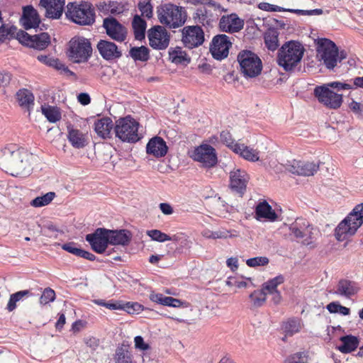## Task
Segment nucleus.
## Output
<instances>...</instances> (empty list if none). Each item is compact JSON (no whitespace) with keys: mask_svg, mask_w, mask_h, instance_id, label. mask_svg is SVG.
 <instances>
[{"mask_svg":"<svg viewBox=\"0 0 363 363\" xmlns=\"http://www.w3.org/2000/svg\"><path fill=\"white\" fill-rule=\"evenodd\" d=\"M33 155L14 146L0 149V168L13 177H26L32 170Z\"/></svg>","mask_w":363,"mask_h":363,"instance_id":"obj_1","label":"nucleus"},{"mask_svg":"<svg viewBox=\"0 0 363 363\" xmlns=\"http://www.w3.org/2000/svg\"><path fill=\"white\" fill-rule=\"evenodd\" d=\"M305 52L303 45L295 40L286 42L277 52V63L286 72L293 71L297 67Z\"/></svg>","mask_w":363,"mask_h":363,"instance_id":"obj_2","label":"nucleus"},{"mask_svg":"<svg viewBox=\"0 0 363 363\" xmlns=\"http://www.w3.org/2000/svg\"><path fill=\"white\" fill-rule=\"evenodd\" d=\"M67 18L80 26H91L95 22L96 14L93 5L88 1L69 2L65 12Z\"/></svg>","mask_w":363,"mask_h":363,"instance_id":"obj_3","label":"nucleus"},{"mask_svg":"<svg viewBox=\"0 0 363 363\" xmlns=\"http://www.w3.org/2000/svg\"><path fill=\"white\" fill-rule=\"evenodd\" d=\"M226 11L227 9L221 8L220 4L213 1L206 6L197 7L192 14V18L196 25L201 24L205 27L212 28L217 23L221 13Z\"/></svg>","mask_w":363,"mask_h":363,"instance_id":"obj_4","label":"nucleus"},{"mask_svg":"<svg viewBox=\"0 0 363 363\" xmlns=\"http://www.w3.org/2000/svg\"><path fill=\"white\" fill-rule=\"evenodd\" d=\"M157 17L160 22L169 28H177L186 21L185 12L182 8L172 4H165L157 7Z\"/></svg>","mask_w":363,"mask_h":363,"instance_id":"obj_5","label":"nucleus"},{"mask_svg":"<svg viewBox=\"0 0 363 363\" xmlns=\"http://www.w3.org/2000/svg\"><path fill=\"white\" fill-rule=\"evenodd\" d=\"M91 44L88 39L82 36H75L69 40L67 57L72 62H86L91 57Z\"/></svg>","mask_w":363,"mask_h":363,"instance_id":"obj_6","label":"nucleus"},{"mask_svg":"<svg viewBox=\"0 0 363 363\" xmlns=\"http://www.w3.org/2000/svg\"><path fill=\"white\" fill-rule=\"evenodd\" d=\"M139 123L131 116L121 118L116 121L114 132L116 137L123 142L133 143L140 140L138 136Z\"/></svg>","mask_w":363,"mask_h":363,"instance_id":"obj_7","label":"nucleus"},{"mask_svg":"<svg viewBox=\"0 0 363 363\" xmlns=\"http://www.w3.org/2000/svg\"><path fill=\"white\" fill-rule=\"evenodd\" d=\"M317 52L323 61L324 65L330 69H333L337 65V61L340 62L341 60L345 57L342 52L339 57L338 48L336 45L326 38H321L318 40Z\"/></svg>","mask_w":363,"mask_h":363,"instance_id":"obj_8","label":"nucleus"},{"mask_svg":"<svg viewBox=\"0 0 363 363\" xmlns=\"http://www.w3.org/2000/svg\"><path fill=\"white\" fill-rule=\"evenodd\" d=\"M237 58L240 71L245 77L254 78L260 74L262 62L257 55L250 50H242Z\"/></svg>","mask_w":363,"mask_h":363,"instance_id":"obj_9","label":"nucleus"},{"mask_svg":"<svg viewBox=\"0 0 363 363\" xmlns=\"http://www.w3.org/2000/svg\"><path fill=\"white\" fill-rule=\"evenodd\" d=\"M319 103L330 109H337L342 104V95L334 92L328 84L317 86L313 91Z\"/></svg>","mask_w":363,"mask_h":363,"instance_id":"obj_10","label":"nucleus"},{"mask_svg":"<svg viewBox=\"0 0 363 363\" xmlns=\"http://www.w3.org/2000/svg\"><path fill=\"white\" fill-rule=\"evenodd\" d=\"M191 157L206 168L215 166L218 162L215 149L208 144H203L196 147Z\"/></svg>","mask_w":363,"mask_h":363,"instance_id":"obj_11","label":"nucleus"},{"mask_svg":"<svg viewBox=\"0 0 363 363\" xmlns=\"http://www.w3.org/2000/svg\"><path fill=\"white\" fill-rule=\"evenodd\" d=\"M182 42L185 48L193 49L203 44L204 32L199 25L185 26L182 30Z\"/></svg>","mask_w":363,"mask_h":363,"instance_id":"obj_12","label":"nucleus"},{"mask_svg":"<svg viewBox=\"0 0 363 363\" xmlns=\"http://www.w3.org/2000/svg\"><path fill=\"white\" fill-rule=\"evenodd\" d=\"M103 27L107 35L112 40L119 43L126 40L128 34L126 28L114 17L105 18L103 21Z\"/></svg>","mask_w":363,"mask_h":363,"instance_id":"obj_13","label":"nucleus"},{"mask_svg":"<svg viewBox=\"0 0 363 363\" xmlns=\"http://www.w3.org/2000/svg\"><path fill=\"white\" fill-rule=\"evenodd\" d=\"M86 240L98 254L104 253L110 245L107 228H96L94 233L86 235Z\"/></svg>","mask_w":363,"mask_h":363,"instance_id":"obj_14","label":"nucleus"},{"mask_svg":"<svg viewBox=\"0 0 363 363\" xmlns=\"http://www.w3.org/2000/svg\"><path fill=\"white\" fill-rule=\"evenodd\" d=\"M287 171L292 174L309 177L313 175L319 169L318 164L293 160L285 164Z\"/></svg>","mask_w":363,"mask_h":363,"instance_id":"obj_15","label":"nucleus"},{"mask_svg":"<svg viewBox=\"0 0 363 363\" xmlns=\"http://www.w3.org/2000/svg\"><path fill=\"white\" fill-rule=\"evenodd\" d=\"M150 45L157 50L167 48L169 43V35L166 29L161 26H156L148 30L147 34Z\"/></svg>","mask_w":363,"mask_h":363,"instance_id":"obj_16","label":"nucleus"},{"mask_svg":"<svg viewBox=\"0 0 363 363\" xmlns=\"http://www.w3.org/2000/svg\"><path fill=\"white\" fill-rule=\"evenodd\" d=\"M230 191L235 196L242 198L246 190L248 176L245 170L238 169L230 172Z\"/></svg>","mask_w":363,"mask_h":363,"instance_id":"obj_17","label":"nucleus"},{"mask_svg":"<svg viewBox=\"0 0 363 363\" xmlns=\"http://www.w3.org/2000/svg\"><path fill=\"white\" fill-rule=\"evenodd\" d=\"M228 148L247 161L255 162L259 160V152L257 149L240 143L235 140L228 141Z\"/></svg>","mask_w":363,"mask_h":363,"instance_id":"obj_18","label":"nucleus"},{"mask_svg":"<svg viewBox=\"0 0 363 363\" xmlns=\"http://www.w3.org/2000/svg\"><path fill=\"white\" fill-rule=\"evenodd\" d=\"M65 0H40L38 6L45 10V16L48 18L59 19L64 11Z\"/></svg>","mask_w":363,"mask_h":363,"instance_id":"obj_19","label":"nucleus"},{"mask_svg":"<svg viewBox=\"0 0 363 363\" xmlns=\"http://www.w3.org/2000/svg\"><path fill=\"white\" fill-rule=\"evenodd\" d=\"M20 23L25 30L34 28L38 31V28L40 24L38 12L31 5L23 6Z\"/></svg>","mask_w":363,"mask_h":363,"instance_id":"obj_20","label":"nucleus"},{"mask_svg":"<svg viewBox=\"0 0 363 363\" xmlns=\"http://www.w3.org/2000/svg\"><path fill=\"white\" fill-rule=\"evenodd\" d=\"M209 51L216 60H222L227 57V35H215L210 43Z\"/></svg>","mask_w":363,"mask_h":363,"instance_id":"obj_21","label":"nucleus"},{"mask_svg":"<svg viewBox=\"0 0 363 363\" xmlns=\"http://www.w3.org/2000/svg\"><path fill=\"white\" fill-rule=\"evenodd\" d=\"M255 213L256 219L259 221L275 222L280 220V215L265 200L257 203Z\"/></svg>","mask_w":363,"mask_h":363,"instance_id":"obj_22","label":"nucleus"},{"mask_svg":"<svg viewBox=\"0 0 363 363\" xmlns=\"http://www.w3.org/2000/svg\"><path fill=\"white\" fill-rule=\"evenodd\" d=\"M101 56L106 60H114L122 56V52L113 42L106 40H100L96 45Z\"/></svg>","mask_w":363,"mask_h":363,"instance_id":"obj_23","label":"nucleus"},{"mask_svg":"<svg viewBox=\"0 0 363 363\" xmlns=\"http://www.w3.org/2000/svg\"><path fill=\"white\" fill-rule=\"evenodd\" d=\"M363 224V203L357 204L337 227H361Z\"/></svg>","mask_w":363,"mask_h":363,"instance_id":"obj_24","label":"nucleus"},{"mask_svg":"<svg viewBox=\"0 0 363 363\" xmlns=\"http://www.w3.org/2000/svg\"><path fill=\"white\" fill-rule=\"evenodd\" d=\"M359 289V288L356 282L342 279L338 281L334 294L340 296L350 298L354 296L358 292Z\"/></svg>","mask_w":363,"mask_h":363,"instance_id":"obj_25","label":"nucleus"},{"mask_svg":"<svg viewBox=\"0 0 363 363\" xmlns=\"http://www.w3.org/2000/svg\"><path fill=\"white\" fill-rule=\"evenodd\" d=\"M168 147L165 141L160 137L151 138L147 144L146 152L155 157H164L167 152Z\"/></svg>","mask_w":363,"mask_h":363,"instance_id":"obj_26","label":"nucleus"},{"mask_svg":"<svg viewBox=\"0 0 363 363\" xmlns=\"http://www.w3.org/2000/svg\"><path fill=\"white\" fill-rule=\"evenodd\" d=\"M110 245H127L130 240V233L125 229L110 230L107 228Z\"/></svg>","mask_w":363,"mask_h":363,"instance_id":"obj_27","label":"nucleus"},{"mask_svg":"<svg viewBox=\"0 0 363 363\" xmlns=\"http://www.w3.org/2000/svg\"><path fill=\"white\" fill-rule=\"evenodd\" d=\"M113 128L112 120L108 117L98 119L94 123V130L96 134L102 138H109Z\"/></svg>","mask_w":363,"mask_h":363,"instance_id":"obj_28","label":"nucleus"},{"mask_svg":"<svg viewBox=\"0 0 363 363\" xmlns=\"http://www.w3.org/2000/svg\"><path fill=\"white\" fill-rule=\"evenodd\" d=\"M67 138L71 145L77 149L84 147L86 144L85 135L78 129H74L71 126L67 127Z\"/></svg>","mask_w":363,"mask_h":363,"instance_id":"obj_29","label":"nucleus"},{"mask_svg":"<svg viewBox=\"0 0 363 363\" xmlns=\"http://www.w3.org/2000/svg\"><path fill=\"white\" fill-rule=\"evenodd\" d=\"M302 320L298 318H291L282 323L281 329L285 337H291L301 331L303 327Z\"/></svg>","mask_w":363,"mask_h":363,"instance_id":"obj_30","label":"nucleus"},{"mask_svg":"<svg viewBox=\"0 0 363 363\" xmlns=\"http://www.w3.org/2000/svg\"><path fill=\"white\" fill-rule=\"evenodd\" d=\"M342 344L337 346V350L342 353H350L359 346V340L358 337L352 335L342 336L340 338Z\"/></svg>","mask_w":363,"mask_h":363,"instance_id":"obj_31","label":"nucleus"},{"mask_svg":"<svg viewBox=\"0 0 363 363\" xmlns=\"http://www.w3.org/2000/svg\"><path fill=\"white\" fill-rule=\"evenodd\" d=\"M169 56L172 62L177 65H187L191 62L190 57H189L181 47L171 48L169 50Z\"/></svg>","mask_w":363,"mask_h":363,"instance_id":"obj_32","label":"nucleus"},{"mask_svg":"<svg viewBox=\"0 0 363 363\" xmlns=\"http://www.w3.org/2000/svg\"><path fill=\"white\" fill-rule=\"evenodd\" d=\"M16 99L20 106L30 111L34 105V96L33 93L26 89H20L16 93Z\"/></svg>","mask_w":363,"mask_h":363,"instance_id":"obj_33","label":"nucleus"},{"mask_svg":"<svg viewBox=\"0 0 363 363\" xmlns=\"http://www.w3.org/2000/svg\"><path fill=\"white\" fill-rule=\"evenodd\" d=\"M150 299L155 303H160L163 306L180 307L182 301L179 299L174 298L170 296H164L162 294L152 292L150 294Z\"/></svg>","mask_w":363,"mask_h":363,"instance_id":"obj_34","label":"nucleus"},{"mask_svg":"<svg viewBox=\"0 0 363 363\" xmlns=\"http://www.w3.org/2000/svg\"><path fill=\"white\" fill-rule=\"evenodd\" d=\"M279 33L276 29H269L264 35V44L270 51H275L279 46Z\"/></svg>","mask_w":363,"mask_h":363,"instance_id":"obj_35","label":"nucleus"},{"mask_svg":"<svg viewBox=\"0 0 363 363\" xmlns=\"http://www.w3.org/2000/svg\"><path fill=\"white\" fill-rule=\"evenodd\" d=\"M285 278L282 274H279L272 279H269L262 285V289L267 294H272L278 291L277 287L283 284Z\"/></svg>","mask_w":363,"mask_h":363,"instance_id":"obj_36","label":"nucleus"},{"mask_svg":"<svg viewBox=\"0 0 363 363\" xmlns=\"http://www.w3.org/2000/svg\"><path fill=\"white\" fill-rule=\"evenodd\" d=\"M146 22L140 16L135 15L133 17L132 26L134 30L135 38L141 40L145 38Z\"/></svg>","mask_w":363,"mask_h":363,"instance_id":"obj_37","label":"nucleus"},{"mask_svg":"<svg viewBox=\"0 0 363 363\" xmlns=\"http://www.w3.org/2000/svg\"><path fill=\"white\" fill-rule=\"evenodd\" d=\"M129 55L135 61L147 62L150 58V50L145 46L133 47L130 49Z\"/></svg>","mask_w":363,"mask_h":363,"instance_id":"obj_38","label":"nucleus"},{"mask_svg":"<svg viewBox=\"0 0 363 363\" xmlns=\"http://www.w3.org/2000/svg\"><path fill=\"white\" fill-rule=\"evenodd\" d=\"M114 359L115 363H133L131 352L124 347L117 348Z\"/></svg>","mask_w":363,"mask_h":363,"instance_id":"obj_39","label":"nucleus"},{"mask_svg":"<svg viewBox=\"0 0 363 363\" xmlns=\"http://www.w3.org/2000/svg\"><path fill=\"white\" fill-rule=\"evenodd\" d=\"M33 45H32V48L38 50L45 49L50 43V38L48 33L33 35Z\"/></svg>","mask_w":363,"mask_h":363,"instance_id":"obj_40","label":"nucleus"},{"mask_svg":"<svg viewBox=\"0 0 363 363\" xmlns=\"http://www.w3.org/2000/svg\"><path fill=\"white\" fill-rule=\"evenodd\" d=\"M290 230L291 239H296L297 242H301L305 245L309 244V232L308 228H289Z\"/></svg>","mask_w":363,"mask_h":363,"instance_id":"obj_41","label":"nucleus"},{"mask_svg":"<svg viewBox=\"0 0 363 363\" xmlns=\"http://www.w3.org/2000/svg\"><path fill=\"white\" fill-rule=\"evenodd\" d=\"M244 20L240 18L237 14L228 15V33H237L244 27Z\"/></svg>","mask_w":363,"mask_h":363,"instance_id":"obj_42","label":"nucleus"},{"mask_svg":"<svg viewBox=\"0 0 363 363\" xmlns=\"http://www.w3.org/2000/svg\"><path fill=\"white\" fill-rule=\"evenodd\" d=\"M55 197V193L50 191L41 196L33 199L30 205L33 207H42L48 205Z\"/></svg>","mask_w":363,"mask_h":363,"instance_id":"obj_43","label":"nucleus"},{"mask_svg":"<svg viewBox=\"0 0 363 363\" xmlns=\"http://www.w3.org/2000/svg\"><path fill=\"white\" fill-rule=\"evenodd\" d=\"M30 294L28 290L20 291L14 293L10 296L6 309L11 312L16 308V303L21 301L23 297L27 296Z\"/></svg>","mask_w":363,"mask_h":363,"instance_id":"obj_44","label":"nucleus"},{"mask_svg":"<svg viewBox=\"0 0 363 363\" xmlns=\"http://www.w3.org/2000/svg\"><path fill=\"white\" fill-rule=\"evenodd\" d=\"M249 297L253 306L255 308L261 307L267 301L266 293L262 289L260 290H255Z\"/></svg>","mask_w":363,"mask_h":363,"instance_id":"obj_45","label":"nucleus"},{"mask_svg":"<svg viewBox=\"0 0 363 363\" xmlns=\"http://www.w3.org/2000/svg\"><path fill=\"white\" fill-rule=\"evenodd\" d=\"M309 355L306 352H297L289 355L284 363H308Z\"/></svg>","mask_w":363,"mask_h":363,"instance_id":"obj_46","label":"nucleus"},{"mask_svg":"<svg viewBox=\"0 0 363 363\" xmlns=\"http://www.w3.org/2000/svg\"><path fill=\"white\" fill-rule=\"evenodd\" d=\"M42 112L50 123H56L61 118V113L58 108L53 106H48L42 108Z\"/></svg>","mask_w":363,"mask_h":363,"instance_id":"obj_47","label":"nucleus"},{"mask_svg":"<svg viewBox=\"0 0 363 363\" xmlns=\"http://www.w3.org/2000/svg\"><path fill=\"white\" fill-rule=\"evenodd\" d=\"M357 228H335V236L338 241H343L354 235Z\"/></svg>","mask_w":363,"mask_h":363,"instance_id":"obj_48","label":"nucleus"},{"mask_svg":"<svg viewBox=\"0 0 363 363\" xmlns=\"http://www.w3.org/2000/svg\"><path fill=\"white\" fill-rule=\"evenodd\" d=\"M15 34L16 38L19 41L20 43L32 48V45H33V43H32L33 39V35H29L28 33L23 30H16Z\"/></svg>","mask_w":363,"mask_h":363,"instance_id":"obj_49","label":"nucleus"},{"mask_svg":"<svg viewBox=\"0 0 363 363\" xmlns=\"http://www.w3.org/2000/svg\"><path fill=\"white\" fill-rule=\"evenodd\" d=\"M138 7L141 12L142 16H145L147 18H150L152 16V6L150 3V0H141L138 4Z\"/></svg>","mask_w":363,"mask_h":363,"instance_id":"obj_50","label":"nucleus"},{"mask_svg":"<svg viewBox=\"0 0 363 363\" xmlns=\"http://www.w3.org/2000/svg\"><path fill=\"white\" fill-rule=\"evenodd\" d=\"M269 262L267 257H255L246 260V264L250 267H264Z\"/></svg>","mask_w":363,"mask_h":363,"instance_id":"obj_51","label":"nucleus"},{"mask_svg":"<svg viewBox=\"0 0 363 363\" xmlns=\"http://www.w3.org/2000/svg\"><path fill=\"white\" fill-rule=\"evenodd\" d=\"M16 30L17 28L15 26L8 28L5 24H1L0 26V41L4 42L9 37H13Z\"/></svg>","mask_w":363,"mask_h":363,"instance_id":"obj_52","label":"nucleus"},{"mask_svg":"<svg viewBox=\"0 0 363 363\" xmlns=\"http://www.w3.org/2000/svg\"><path fill=\"white\" fill-rule=\"evenodd\" d=\"M55 299V292L50 288H46L44 289L40 298V303L43 305L48 304L50 302L54 301Z\"/></svg>","mask_w":363,"mask_h":363,"instance_id":"obj_53","label":"nucleus"},{"mask_svg":"<svg viewBox=\"0 0 363 363\" xmlns=\"http://www.w3.org/2000/svg\"><path fill=\"white\" fill-rule=\"evenodd\" d=\"M147 235L153 240L159 242H164L166 240H171L170 237L165 234L162 233L161 231L154 229L147 231Z\"/></svg>","mask_w":363,"mask_h":363,"instance_id":"obj_54","label":"nucleus"},{"mask_svg":"<svg viewBox=\"0 0 363 363\" xmlns=\"http://www.w3.org/2000/svg\"><path fill=\"white\" fill-rule=\"evenodd\" d=\"M143 309L142 305L136 302H128L123 304V310L130 314L139 313Z\"/></svg>","mask_w":363,"mask_h":363,"instance_id":"obj_55","label":"nucleus"},{"mask_svg":"<svg viewBox=\"0 0 363 363\" xmlns=\"http://www.w3.org/2000/svg\"><path fill=\"white\" fill-rule=\"evenodd\" d=\"M258 8L261 10L266 11H274V12H280V11H289L288 9H284L281 6L271 4L266 2L259 3L258 5Z\"/></svg>","mask_w":363,"mask_h":363,"instance_id":"obj_56","label":"nucleus"},{"mask_svg":"<svg viewBox=\"0 0 363 363\" xmlns=\"http://www.w3.org/2000/svg\"><path fill=\"white\" fill-rule=\"evenodd\" d=\"M108 6L107 13L113 15L120 14L123 11V6L117 1H109Z\"/></svg>","mask_w":363,"mask_h":363,"instance_id":"obj_57","label":"nucleus"},{"mask_svg":"<svg viewBox=\"0 0 363 363\" xmlns=\"http://www.w3.org/2000/svg\"><path fill=\"white\" fill-rule=\"evenodd\" d=\"M135 347L140 351H146L150 349V346L148 343L144 341L142 336L138 335L134 338Z\"/></svg>","mask_w":363,"mask_h":363,"instance_id":"obj_58","label":"nucleus"},{"mask_svg":"<svg viewBox=\"0 0 363 363\" xmlns=\"http://www.w3.org/2000/svg\"><path fill=\"white\" fill-rule=\"evenodd\" d=\"M289 12L295 13L297 14L301 15H320L323 13V10L320 9H315L313 10H300V9H288Z\"/></svg>","mask_w":363,"mask_h":363,"instance_id":"obj_59","label":"nucleus"},{"mask_svg":"<svg viewBox=\"0 0 363 363\" xmlns=\"http://www.w3.org/2000/svg\"><path fill=\"white\" fill-rule=\"evenodd\" d=\"M330 87L340 90H349L353 89V85L350 83L333 82L328 84Z\"/></svg>","mask_w":363,"mask_h":363,"instance_id":"obj_60","label":"nucleus"},{"mask_svg":"<svg viewBox=\"0 0 363 363\" xmlns=\"http://www.w3.org/2000/svg\"><path fill=\"white\" fill-rule=\"evenodd\" d=\"M62 248L71 253V254H73L76 256H78L79 254V251H80V248H77L75 247V244L73 243V242H69V243H66V244H63L62 245Z\"/></svg>","mask_w":363,"mask_h":363,"instance_id":"obj_61","label":"nucleus"},{"mask_svg":"<svg viewBox=\"0 0 363 363\" xmlns=\"http://www.w3.org/2000/svg\"><path fill=\"white\" fill-rule=\"evenodd\" d=\"M48 65L50 67H55L57 70H62L65 67V64H63L59 59L57 58H51L48 61Z\"/></svg>","mask_w":363,"mask_h":363,"instance_id":"obj_62","label":"nucleus"},{"mask_svg":"<svg viewBox=\"0 0 363 363\" xmlns=\"http://www.w3.org/2000/svg\"><path fill=\"white\" fill-rule=\"evenodd\" d=\"M11 79V75L9 73L0 72V87L8 85Z\"/></svg>","mask_w":363,"mask_h":363,"instance_id":"obj_63","label":"nucleus"},{"mask_svg":"<svg viewBox=\"0 0 363 363\" xmlns=\"http://www.w3.org/2000/svg\"><path fill=\"white\" fill-rule=\"evenodd\" d=\"M78 101L84 106L88 105L91 102V98L89 95L86 93H80L77 96Z\"/></svg>","mask_w":363,"mask_h":363,"instance_id":"obj_64","label":"nucleus"}]
</instances>
